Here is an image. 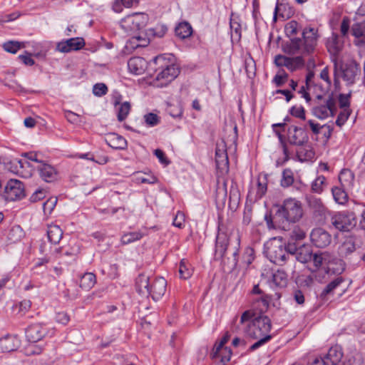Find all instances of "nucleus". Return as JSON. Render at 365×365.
I'll use <instances>...</instances> for the list:
<instances>
[{
    "instance_id": "nucleus-36",
    "label": "nucleus",
    "mask_w": 365,
    "mask_h": 365,
    "mask_svg": "<svg viewBox=\"0 0 365 365\" xmlns=\"http://www.w3.org/2000/svg\"><path fill=\"white\" fill-rule=\"evenodd\" d=\"M117 104L119 105L118 108L117 118L118 121L122 122L127 118L130 113V104L128 101H125L121 104L116 101L115 105L116 106Z\"/></svg>"
},
{
    "instance_id": "nucleus-37",
    "label": "nucleus",
    "mask_w": 365,
    "mask_h": 365,
    "mask_svg": "<svg viewBox=\"0 0 365 365\" xmlns=\"http://www.w3.org/2000/svg\"><path fill=\"white\" fill-rule=\"evenodd\" d=\"M143 235V233L140 231L130 232L123 235L120 241L123 245H128L140 240Z\"/></svg>"
},
{
    "instance_id": "nucleus-49",
    "label": "nucleus",
    "mask_w": 365,
    "mask_h": 365,
    "mask_svg": "<svg viewBox=\"0 0 365 365\" xmlns=\"http://www.w3.org/2000/svg\"><path fill=\"white\" fill-rule=\"evenodd\" d=\"M307 123L309 124L313 133L315 135L319 134L321 128H329V135H327V138H329L331 137L333 128L330 125L327 124L320 125L319 123H315L313 120H308Z\"/></svg>"
},
{
    "instance_id": "nucleus-20",
    "label": "nucleus",
    "mask_w": 365,
    "mask_h": 365,
    "mask_svg": "<svg viewBox=\"0 0 365 365\" xmlns=\"http://www.w3.org/2000/svg\"><path fill=\"white\" fill-rule=\"evenodd\" d=\"M161 67L162 70L157 73L156 80H164L165 84L173 81L179 74L178 69L173 64L161 65Z\"/></svg>"
},
{
    "instance_id": "nucleus-64",
    "label": "nucleus",
    "mask_w": 365,
    "mask_h": 365,
    "mask_svg": "<svg viewBox=\"0 0 365 365\" xmlns=\"http://www.w3.org/2000/svg\"><path fill=\"white\" fill-rule=\"evenodd\" d=\"M305 232L303 230L300 229H294L292 232L290 237H293L294 242H300V241L303 240L305 237Z\"/></svg>"
},
{
    "instance_id": "nucleus-16",
    "label": "nucleus",
    "mask_w": 365,
    "mask_h": 365,
    "mask_svg": "<svg viewBox=\"0 0 365 365\" xmlns=\"http://www.w3.org/2000/svg\"><path fill=\"white\" fill-rule=\"evenodd\" d=\"M85 46L83 38L76 37L61 41L56 45V50L61 53H68L72 51H78Z\"/></svg>"
},
{
    "instance_id": "nucleus-54",
    "label": "nucleus",
    "mask_w": 365,
    "mask_h": 365,
    "mask_svg": "<svg viewBox=\"0 0 365 365\" xmlns=\"http://www.w3.org/2000/svg\"><path fill=\"white\" fill-rule=\"evenodd\" d=\"M351 113V109H343L341 110L336 120V125L339 127H341L345 124L348 118H349L350 115Z\"/></svg>"
},
{
    "instance_id": "nucleus-10",
    "label": "nucleus",
    "mask_w": 365,
    "mask_h": 365,
    "mask_svg": "<svg viewBox=\"0 0 365 365\" xmlns=\"http://www.w3.org/2000/svg\"><path fill=\"white\" fill-rule=\"evenodd\" d=\"M230 337V334L226 332L221 339L220 343L217 345H215V347L210 354L212 359H220V362L223 364L230 360L232 355V351L230 348L224 346L225 344L229 341Z\"/></svg>"
},
{
    "instance_id": "nucleus-32",
    "label": "nucleus",
    "mask_w": 365,
    "mask_h": 365,
    "mask_svg": "<svg viewBox=\"0 0 365 365\" xmlns=\"http://www.w3.org/2000/svg\"><path fill=\"white\" fill-rule=\"evenodd\" d=\"M312 253L313 252L310 247L302 245V247H299L294 259L302 263H307L312 261Z\"/></svg>"
},
{
    "instance_id": "nucleus-6",
    "label": "nucleus",
    "mask_w": 365,
    "mask_h": 365,
    "mask_svg": "<svg viewBox=\"0 0 365 365\" xmlns=\"http://www.w3.org/2000/svg\"><path fill=\"white\" fill-rule=\"evenodd\" d=\"M24 196L25 190L22 182L16 179H11L6 182L2 194V197L5 200H19Z\"/></svg>"
},
{
    "instance_id": "nucleus-41",
    "label": "nucleus",
    "mask_w": 365,
    "mask_h": 365,
    "mask_svg": "<svg viewBox=\"0 0 365 365\" xmlns=\"http://www.w3.org/2000/svg\"><path fill=\"white\" fill-rule=\"evenodd\" d=\"M354 175L349 169L342 170L339 175V180L343 187L349 186L352 183Z\"/></svg>"
},
{
    "instance_id": "nucleus-63",
    "label": "nucleus",
    "mask_w": 365,
    "mask_h": 365,
    "mask_svg": "<svg viewBox=\"0 0 365 365\" xmlns=\"http://www.w3.org/2000/svg\"><path fill=\"white\" fill-rule=\"evenodd\" d=\"M56 321L58 323L66 325L70 321V317H69L68 314L66 312H58L56 315Z\"/></svg>"
},
{
    "instance_id": "nucleus-58",
    "label": "nucleus",
    "mask_w": 365,
    "mask_h": 365,
    "mask_svg": "<svg viewBox=\"0 0 365 365\" xmlns=\"http://www.w3.org/2000/svg\"><path fill=\"white\" fill-rule=\"evenodd\" d=\"M289 113L292 116L296 118H300L302 120L306 119L305 110L302 106H294L290 108Z\"/></svg>"
},
{
    "instance_id": "nucleus-42",
    "label": "nucleus",
    "mask_w": 365,
    "mask_h": 365,
    "mask_svg": "<svg viewBox=\"0 0 365 365\" xmlns=\"http://www.w3.org/2000/svg\"><path fill=\"white\" fill-rule=\"evenodd\" d=\"M272 282L279 287H284L287 285V274L280 270H277L272 275Z\"/></svg>"
},
{
    "instance_id": "nucleus-26",
    "label": "nucleus",
    "mask_w": 365,
    "mask_h": 365,
    "mask_svg": "<svg viewBox=\"0 0 365 365\" xmlns=\"http://www.w3.org/2000/svg\"><path fill=\"white\" fill-rule=\"evenodd\" d=\"M153 279L145 274H140L135 280V289L140 294L146 295L148 293Z\"/></svg>"
},
{
    "instance_id": "nucleus-28",
    "label": "nucleus",
    "mask_w": 365,
    "mask_h": 365,
    "mask_svg": "<svg viewBox=\"0 0 365 365\" xmlns=\"http://www.w3.org/2000/svg\"><path fill=\"white\" fill-rule=\"evenodd\" d=\"M351 34L358 40L356 44H365V21L353 24Z\"/></svg>"
},
{
    "instance_id": "nucleus-24",
    "label": "nucleus",
    "mask_w": 365,
    "mask_h": 365,
    "mask_svg": "<svg viewBox=\"0 0 365 365\" xmlns=\"http://www.w3.org/2000/svg\"><path fill=\"white\" fill-rule=\"evenodd\" d=\"M343 79L348 84L351 85L355 81V77L360 73V68L355 62L346 64L345 68L342 71Z\"/></svg>"
},
{
    "instance_id": "nucleus-14",
    "label": "nucleus",
    "mask_w": 365,
    "mask_h": 365,
    "mask_svg": "<svg viewBox=\"0 0 365 365\" xmlns=\"http://www.w3.org/2000/svg\"><path fill=\"white\" fill-rule=\"evenodd\" d=\"M288 139L292 145H303L308 142L309 137L305 128L292 125L288 130Z\"/></svg>"
},
{
    "instance_id": "nucleus-29",
    "label": "nucleus",
    "mask_w": 365,
    "mask_h": 365,
    "mask_svg": "<svg viewBox=\"0 0 365 365\" xmlns=\"http://www.w3.org/2000/svg\"><path fill=\"white\" fill-rule=\"evenodd\" d=\"M63 230L56 225H50L47 229V237L52 244H58L63 237Z\"/></svg>"
},
{
    "instance_id": "nucleus-22",
    "label": "nucleus",
    "mask_w": 365,
    "mask_h": 365,
    "mask_svg": "<svg viewBox=\"0 0 365 365\" xmlns=\"http://www.w3.org/2000/svg\"><path fill=\"white\" fill-rule=\"evenodd\" d=\"M342 357V349L339 345L331 346L324 356L328 365H341L340 363Z\"/></svg>"
},
{
    "instance_id": "nucleus-17",
    "label": "nucleus",
    "mask_w": 365,
    "mask_h": 365,
    "mask_svg": "<svg viewBox=\"0 0 365 365\" xmlns=\"http://www.w3.org/2000/svg\"><path fill=\"white\" fill-rule=\"evenodd\" d=\"M251 292L253 294L260 295V297L255 299L252 305L253 307L259 309V312H264V311L269 307V301L272 299L271 296L264 294V292L259 288V284H255Z\"/></svg>"
},
{
    "instance_id": "nucleus-5",
    "label": "nucleus",
    "mask_w": 365,
    "mask_h": 365,
    "mask_svg": "<svg viewBox=\"0 0 365 365\" xmlns=\"http://www.w3.org/2000/svg\"><path fill=\"white\" fill-rule=\"evenodd\" d=\"M332 225L339 231L349 232L357 223L354 206L351 210L343 211L335 214L331 219Z\"/></svg>"
},
{
    "instance_id": "nucleus-4",
    "label": "nucleus",
    "mask_w": 365,
    "mask_h": 365,
    "mask_svg": "<svg viewBox=\"0 0 365 365\" xmlns=\"http://www.w3.org/2000/svg\"><path fill=\"white\" fill-rule=\"evenodd\" d=\"M149 16L145 13H133L122 19L120 26L126 33L133 34L140 31L148 24Z\"/></svg>"
},
{
    "instance_id": "nucleus-12",
    "label": "nucleus",
    "mask_w": 365,
    "mask_h": 365,
    "mask_svg": "<svg viewBox=\"0 0 365 365\" xmlns=\"http://www.w3.org/2000/svg\"><path fill=\"white\" fill-rule=\"evenodd\" d=\"M48 333V328L46 324L41 323L31 324L25 329L26 337L31 343L41 340Z\"/></svg>"
},
{
    "instance_id": "nucleus-35",
    "label": "nucleus",
    "mask_w": 365,
    "mask_h": 365,
    "mask_svg": "<svg viewBox=\"0 0 365 365\" xmlns=\"http://www.w3.org/2000/svg\"><path fill=\"white\" fill-rule=\"evenodd\" d=\"M96 275L91 272L85 273L80 279V287L86 290L92 288L96 284Z\"/></svg>"
},
{
    "instance_id": "nucleus-51",
    "label": "nucleus",
    "mask_w": 365,
    "mask_h": 365,
    "mask_svg": "<svg viewBox=\"0 0 365 365\" xmlns=\"http://www.w3.org/2000/svg\"><path fill=\"white\" fill-rule=\"evenodd\" d=\"M145 124L149 127H154L160 122V117L153 113H148L143 116Z\"/></svg>"
},
{
    "instance_id": "nucleus-34",
    "label": "nucleus",
    "mask_w": 365,
    "mask_h": 365,
    "mask_svg": "<svg viewBox=\"0 0 365 365\" xmlns=\"http://www.w3.org/2000/svg\"><path fill=\"white\" fill-rule=\"evenodd\" d=\"M301 242H294L293 237H289L286 246H284L285 248L287 255H289V260L292 259L294 261V257L297 255L299 247H302Z\"/></svg>"
},
{
    "instance_id": "nucleus-53",
    "label": "nucleus",
    "mask_w": 365,
    "mask_h": 365,
    "mask_svg": "<svg viewBox=\"0 0 365 365\" xmlns=\"http://www.w3.org/2000/svg\"><path fill=\"white\" fill-rule=\"evenodd\" d=\"M326 178L323 175L317 177L312 183V190L317 193L323 191V185L325 183Z\"/></svg>"
},
{
    "instance_id": "nucleus-13",
    "label": "nucleus",
    "mask_w": 365,
    "mask_h": 365,
    "mask_svg": "<svg viewBox=\"0 0 365 365\" xmlns=\"http://www.w3.org/2000/svg\"><path fill=\"white\" fill-rule=\"evenodd\" d=\"M312 243L317 247L325 248L331 242V235L322 228H315L310 234Z\"/></svg>"
},
{
    "instance_id": "nucleus-40",
    "label": "nucleus",
    "mask_w": 365,
    "mask_h": 365,
    "mask_svg": "<svg viewBox=\"0 0 365 365\" xmlns=\"http://www.w3.org/2000/svg\"><path fill=\"white\" fill-rule=\"evenodd\" d=\"M168 31V27L165 24H157L154 28L147 30L146 35L162 38Z\"/></svg>"
},
{
    "instance_id": "nucleus-19",
    "label": "nucleus",
    "mask_w": 365,
    "mask_h": 365,
    "mask_svg": "<svg viewBox=\"0 0 365 365\" xmlns=\"http://www.w3.org/2000/svg\"><path fill=\"white\" fill-rule=\"evenodd\" d=\"M226 145L217 144L215 148V163L216 168L220 171L228 170L229 160L226 150Z\"/></svg>"
},
{
    "instance_id": "nucleus-48",
    "label": "nucleus",
    "mask_w": 365,
    "mask_h": 365,
    "mask_svg": "<svg viewBox=\"0 0 365 365\" xmlns=\"http://www.w3.org/2000/svg\"><path fill=\"white\" fill-rule=\"evenodd\" d=\"M354 210L356 217L359 215L361 217L359 221V226L361 230H365V205L355 204Z\"/></svg>"
},
{
    "instance_id": "nucleus-56",
    "label": "nucleus",
    "mask_w": 365,
    "mask_h": 365,
    "mask_svg": "<svg viewBox=\"0 0 365 365\" xmlns=\"http://www.w3.org/2000/svg\"><path fill=\"white\" fill-rule=\"evenodd\" d=\"M264 218L269 229L282 228V225L275 222V215L272 216L270 212H267Z\"/></svg>"
},
{
    "instance_id": "nucleus-8",
    "label": "nucleus",
    "mask_w": 365,
    "mask_h": 365,
    "mask_svg": "<svg viewBox=\"0 0 365 365\" xmlns=\"http://www.w3.org/2000/svg\"><path fill=\"white\" fill-rule=\"evenodd\" d=\"M307 204L314 220L319 223H324L329 215V210L322 200L315 196L307 197Z\"/></svg>"
},
{
    "instance_id": "nucleus-9",
    "label": "nucleus",
    "mask_w": 365,
    "mask_h": 365,
    "mask_svg": "<svg viewBox=\"0 0 365 365\" xmlns=\"http://www.w3.org/2000/svg\"><path fill=\"white\" fill-rule=\"evenodd\" d=\"M267 255L270 262L279 266L289 261V255L282 245L271 243L267 248Z\"/></svg>"
},
{
    "instance_id": "nucleus-47",
    "label": "nucleus",
    "mask_w": 365,
    "mask_h": 365,
    "mask_svg": "<svg viewBox=\"0 0 365 365\" xmlns=\"http://www.w3.org/2000/svg\"><path fill=\"white\" fill-rule=\"evenodd\" d=\"M189 267V264L184 259L180 261L179 265V274L181 279H187L191 277L192 270Z\"/></svg>"
},
{
    "instance_id": "nucleus-44",
    "label": "nucleus",
    "mask_w": 365,
    "mask_h": 365,
    "mask_svg": "<svg viewBox=\"0 0 365 365\" xmlns=\"http://www.w3.org/2000/svg\"><path fill=\"white\" fill-rule=\"evenodd\" d=\"M139 0H115L113 4L114 11L119 13L123 10V6L130 8L134 4H138Z\"/></svg>"
},
{
    "instance_id": "nucleus-2",
    "label": "nucleus",
    "mask_w": 365,
    "mask_h": 365,
    "mask_svg": "<svg viewBox=\"0 0 365 365\" xmlns=\"http://www.w3.org/2000/svg\"><path fill=\"white\" fill-rule=\"evenodd\" d=\"M276 207L275 222L282 225L283 230H287L291 223L299 221L303 215L302 204L295 199H287Z\"/></svg>"
},
{
    "instance_id": "nucleus-38",
    "label": "nucleus",
    "mask_w": 365,
    "mask_h": 365,
    "mask_svg": "<svg viewBox=\"0 0 365 365\" xmlns=\"http://www.w3.org/2000/svg\"><path fill=\"white\" fill-rule=\"evenodd\" d=\"M292 61L290 57H287L285 56L278 54L274 57V63L277 66H285L289 70L293 71H294V66L292 64Z\"/></svg>"
},
{
    "instance_id": "nucleus-57",
    "label": "nucleus",
    "mask_w": 365,
    "mask_h": 365,
    "mask_svg": "<svg viewBox=\"0 0 365 365\" xmlns=\"http://www.w3.org/2000/svg\"><path fill=\"white\" fill-rule=\"evenodd\" d=\"M299 24L296 21H291L285 26V33L288 37L296 35L298 33Z\"/></svg>"
},
{
    "instance_id": "nucleus-43",
    "label": "nucleus",
    "mask_w": 365,
    "mask_h": 365,
    "mask_svg": "<svg viewBox=\"0 0 365 365\" xmlns=\"http://www.w3.org/2000/svg\"><path fill=\"white\" fill-rule=\"evenodd\" d=\"M3 48L9 53H16L21 48H24V43L16 41H9L3 43Z\"/></svg>"
},
{
    "instance_id": "nucleus-31",
    "label": "nucleus",
    "mask_w": 365,
    "mask_h": 365,
    "mask_svg": "<svg viewBox=\"0 0 365 365\" xmlns=\"http://www.w3.org/2000/svg\"><path fill=\"white\" fill-rule=\"evenodd\" d=\"M192 33V28L191 25L187 21L179 23L175 28V34L176 36L181 39H185L190 37Z\"/></svg>"
},
{
    "instance_id": "nucleus-23",
    "label": "nucleus",
    "mask_w": 365,
    "mask_h": 365,
    "mask_svg": "<svg viewBox=\"0 0 365 365\" xmlns=\"http://www.w3.org/2000/svg\"><path fill=\"white\" fill-rule=\"evenodd\" d=\"M19 346L18 339L13 335L7 334L0 339V352H11Z\"/></svg>"
},
{
    "instance_id": "nucleus-33",
    "label": "nucleus",
    "mask_w": 365,
    "mask_h": 365,
    "mask_svg": "<svg viewBox=\"0 0 365 365\" xmlns=\"http://www.w3.org/2000/svg\"><path fill=\"white\" fill-rule=\"evenodd\" d=\"M301 146L297 150V156L300 161H308L314 158L315 153L311 147L307 145Z\"/></svg>"
},
{
    "instance_id": "nucleus-62",
    "label": "nucleus",
    "mask_w": 365,
    "mask_h": 365,
    "mask_svg": "<svg viewBox=\"0 0 365 365\" xmlns=\"http://www.w3.org/2000/svg\"><path fill=\"white\" fill-rule=\"evenodd\" d=\"M185 215L182 212L178 211L173 219V225L178 228L184 227Z\"/></svg>"
},
{
    "instance_id": "nucleus-7",
    "label": "nucleus",
    "mask_w": 365,
    "mask_h": 365,
    "mask_svg": "<svg viewBox=\"0 0 365 365\" xmlns=\"http://www.w3.org/2000/svg\"><path fill=\"white\" fill-rule=\"evenodd\" d=\"M324 104L316 106L312 108V114L319 119L323 120L329 116H334L336 113V100L333 93L328 96Z\"/></svg>"
},
{
    "instance_id": "nucleus-11",
    "label": "nucleus",
    "mask_w": 365,
    "mask_h": 365,
    "mask_svg": "<svg viewBox=\"0 0 365 365\" xmlns=\"http://www.w3.org/2000/svg\"><path fill=\"white\" fill-rule=\"evenodd\" d=\"M360 247V239L355 235L346 236L343 242L338 248L339 255L341 257H348Z\"/></svg>"
},
{
    "instance_id": "nucleus-60",
    "label": "nucleus",
    "mask_w": 365,
    "mask_h": 365,
    "mask_svg": "<svg viewBox=\"0 0 365 365\" xmlns=\"http://www.w3.org/2000/svg\"><path fill=\"white\" fill-rule=\"evenodd\" d=\"M108 92V88L104 83H96L93 86V93L96 96H102Z\"/></svg>"
},
{
    "instance_id": "nucleus-52",
    "label": "nucleus",
    "mask_w": 365,
    "mask_h": 365,
    "mask_svg": "<svg viewBox=\"0 0 365 365\" xmlns=\"http://www.w3.org/2000/svg\"><path fill=\"white\" fill-rule=\"evenodd\" d=\"M58 199L56 197H51L43 204V210L46 215H50L56 205Z\"/></svg>"
},
{
    "instance_id": "nucleus-61",
    "label": "nucleus",
    "mask_w": 365,
    "mask_h": 365,
    "mask_svg": "<svg viewBox=\"0 0 365 365\" xmlns=\"http://www.w3.org/2000/svg\"><path fill=\"white\" fill-rule=\"evenodd\" d=\"M255 251L252 247H247L244 252L243 259L245 262L249 265L254 260Z\"/></svg>"
},
{
    "instance_id": "nucleus-21",
    "label": "nucleus",
    "mask_w": 365,
    "mask_h": 365,
    "mask_svg": "<svg viewBox=\"0 0 365 365\" xmlns=\"http://www.w3.org/2000/svg\"><path fill=\"white\" fill-rule=\"evenodd\" d=\"M105 141L108 146L115 150H125L128 146L127 140L115 133H108L105 137Z\"/></svg>"
},
{
    "instance_id": "nucleus-30",
    "label": "nucleus",
    "mask_w": 365,
    "mask_h": 365,
    "mask_svg": "<svg viewBox=\"0 0 365 365\" xmlns=\"http://www.w3.org/2000/svg\"><path fill=\"white\" fill-rule=\"evenodd\" d=\"M302 46H304L303 39L296 37L291 38L290 41L283 46V50L285 53L293 55L297 53Z\"/></svg>"
},
{
    "instance_id": "nucleus-27",
    "label": "nucleus",
    "mask_w": 365,
    "mask_h": 365,
    "mask_svg": "<svg viewBox=\"0 0 365 365\" xmlns=\"http://www.w3.org/2000/svg\"><path fill=\"white\" fill-rule=\"evenodd\" d=\"M41 178L46 182H50L56 178L57 173L53 167L42 163L38 168Z\"/></svg>"
},
{
    "instance_id": "nucleus-59",
    "label": "nucleus",
    "mask_w": 365,
    "mask_h": 365,
    "mask_svg": "<svg viewBox=\"0 0 365 365\" xmlns=\"http://www.w3.org/2000/svg\"><path fill=\"white\" fill-rule=\"evenodd\" d=\"M351 93L348 94L340 93L339 96V107L341 109H350V101Z\"/></svg>"
},
{
    "instance_id": "nucleus-50",
    "label": "nucleus",
    "mask_w": 365,
    "mask_h": 365,
    "mask_svg": "<svg viewBox=\"0 0 365 365\" xmlns=\"http://www.w3.org/2000/svg\"><path fill=\"white\" fill-rule=\"evenodd\" d=\"M227 198V187L224 182L222 187H219L216 190L215 200L217 203L224 205Z\"/></svg>"
},
{
    "instance_id": "nucleus-45",
    "label": "nucleus",
    "mask_w": 365,
    "mask_h": 365,
    "mask_svg": "<svg viewBox=\"0 0 365 365\" xmlns=\"http://www.w3.org/2000/svg\"><path fill=\"white\" fill-rule=\"evenodd\" d=\"M343 282L344 279L341 277L334 279L325 287L321 293V297L324 298L327 294H331Z\"/></svg>"
},
{
    "instance_id": "nucleus-55",
    "label": "nucleus",
    "mask_w": 365,
    "mask_h": 365,
    "mask_svg": "<svg viewBox=\"0 0 365 365\" xmlns=\"http://www.w3.org/2000/svg\"><path fill=\"white\" fill-rule=\"evenodd\" d=\"M288 79V74L282 70L274 77L272 82L275 83L277 87L282 86Z\"/></svg>"
},
{
    "instance_id": "nucleus-39",
    "label": "nucleus",
    "mask_w": 365,
    "mask_h": 365,
    "mask_svg": "<svg viewBox=\"0 0 365 365\" xmlns=\"http://www.w3.org/2000/svg\"><path fill=\"white\" fill-rule=\"evenodd\" d=\"M331 192L334 200L337 203L343 205L347 201L348 195L342 188L334 187L331 188Z\"/></svg>"
},
{
    "instance_id": "nucleus-46",
    "label": "nucleus",
    "mask_w": 365,
    "mask_h": 365,
    "mask_svg": "<svg viewBox=\"0 0 365 365\" xmlns=\"http://www.w3.org/2000/svg\"><path fill=\"white\" fill-rule=\"evenodd\" d=\"M294 182V175L293 172L291 169L287 168L284 169L282 172V177L281 179V185L283 187H287L292 185Z\"/></svg>"
},
{
    "instance_id": "nucleus-3",
    "label": "nucleus",
    "mask_w": 365,
    "mask_h": 365,
    "mask_svg": "<svg viewBox=\"0 0 365 365\" xmlns=\"http://www.w3.org/2000/svg\"><path fill=\"white\" fill-rule=\"evenodd\" d=\"M230 246V236L219 227L215 240V259H221L224 264H227L230 269H234L236 268L238 262L240 239L238 237L235 239V246L232 249V257H227L226 260L225 254Z\"/></svg>"
},
{
    "instance_id": "nucleus-15",
    "label": "nucleus",
    "mask_w": 365,
    "mask_h": 365,
    "mask_svg": "<svg viewBox=\"0 0 365 365\" xmlns=\"http://www.w3.org/2000/svg\"><path fill=\"white\" fill-rule=\"evenodd\" d=\"M166 280L161 277L153 279L147 296H151L154 301H158L165 293Z\"/></svg>"
},
{
    "instance_id": "nucleus-1",
    "label": "nucleus",
    "mask_w": 365,
    "mask_h": 365,
    "mask_svg": "<svg viewBox=\"0 0 365 365\" xmlns=\"http://www.w3.org/2000/svg\"><path fill=\"white\" fill-rule=\"evenodd\" d=\"M259 313L245 328V332L249 336L255 339H259L250 347V351L258 349L272 339V335L269 334L272 328L271 320L263 312Z\"/></svg>"
},
{
    "instance_id": "nucleus-25",
    "label": "nucleus",
    "mask_w": 365,
    "mask_h": 365,
    "mask_svg": "<svg viewBox=\"0 0 365 365\" xmlns=\"http://www.w3.org/2000/svg\"><path fill=\"white\" fill-rule=\"evenodd\" d=\"M146 66V61L139 56L130 58L128 61L129 71L135 75H140L143 73Z\"/></svg>"
},
{
    "instance_id": "nucleus-18",
    "label": "nucleus",
    "mask_w": 365,
    "mask_h": 365,
    "mask_svg": "<svg viewBox=\"0 0 365 365\" xmlns=\"http://www.w3.org/2000/svg\"><path fill=\"white\" fill-rule=\"evenodd\" d=\"M302 39L304 41V53H311L317 45V31L314 28L305 29L302 31Z\"/></svg>"
}]
</instances>
